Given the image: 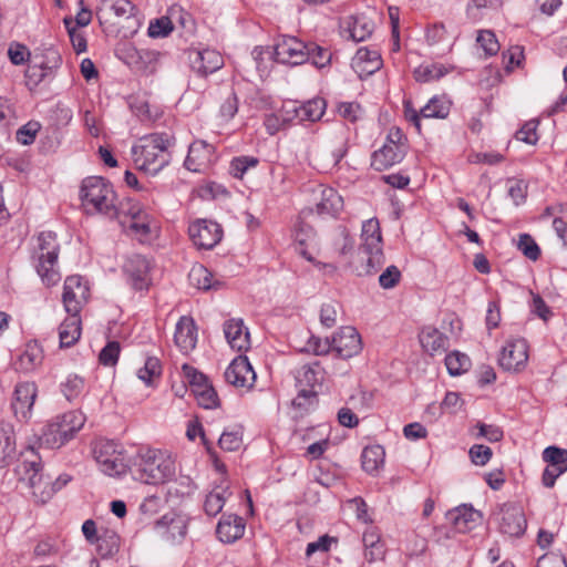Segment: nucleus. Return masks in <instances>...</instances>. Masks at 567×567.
Segmentation results:
<instances>
[{"label":"nucleus","mask_w":567,"mask_h":567,"mask_svg":"<svg viewBox=\"0 0 567 567\" xmlns=\"http://www.w3.org/2000/svg\"><path fill=\"white\" fill-rule=\"evenodd\" d=\"M162 373L161 361L156 357L146 358L144 365L137 370V377L145 384H151L153 378Z\"/></svg>","instance_id":"53"},{"label":"nucleus","mask_w":567,"mask_h":567,"mask_svg":"<svg viewBox=\"0 0 567 567\" xmlns=\"http://www.w3.org/2000/svg\"><path fill=\"white\" fill-rule=\"evenodd\" d=\"M359 250L367 255V261L362 270L358 274L360 276H371L378 272L385 261L382 246L375 248H359Z\"/></svg>","instance_id":"37"},{"label":"nucleus","mask_w":567,"mask_h":567,"mask_svg":"<svg viewBox=\"0 0 567 567\" xmlns=\"http://www.w3.org/2000/svg\"><path fill=\"white\" fill-rule=\"evenodd\" d=\"M292 121L293 116L291 113H286L284 106L278 113L266 114L264 118V126L269 135H275Z\"/></svg>","instance_id":"44"},{"label":"nucleus","mask_w":567,"mask_h":567,"mask_svg":"<svg viewBox=\"0 0 567 567\" xmlns=\"http://www.w3.org/2000/svg\"><path fill=\"white\" fill-rule=\"evenodd\" d=\"M220 449L228 452L239 450L243 444V436L239 430L224 431L218 440Z\"/></svg>","instance_id":"57"},{"label":"nucleus","mask_w":567,"mask_h":567,"mask_svg":"<svg viewBox=\"0 0 567 567\" xmlns=\"http://www.w3.org/2000/svg\"><path fill=\"white\" fill-rule=\"evenodd\" d=\"M225 379L236 388H251L256 381V372L248 358L239 354L227 367Z\"/></svg>","instance_id":"17"},{"label":"nucleus","mask_w":567,"mask_h":567,"mask_svg":"<svg viewBox=\"0 0 567 567\" xmlns=\"http://www.w3.org/2000/svg\"><path fill=\"white\" fill-rule=\"evenodd\" d=\"M528 360V346L525 339L509 340L502 348L498 364L505 371L518 372Z\"/></svg>","instance_id":"13"},{"label":"nucleus","mask_w":567,"mask_h":567,"mask_svg":"<svg viewBox=\"0 0 567 567\" xmlns=\"http://www.w3.org/2000/svg\"><path fill=\"white\" fill-rule=\"evenodd\" d=\"M197 326L192 317L183 316L176 323L174 341L181 352L187 354L197 343Z\"/></svg>","instance_id":"20"},{"label":"nucleus","mask_w":567,"mask_h":567,"mask_svg":"<svg viewBox=\"0 0 567 567\" xmlns=\"http://www.w3.org/2000/svg\"><path fill=\"white\" fill-rule=\"evenodd\" d=\"M227 489H214L205 498L204 511L208 516L219 514L226 503Z\"/></svg>","instance_id":"49"},{"label":"nucleus","mask_w":567,"mask_h":567,"mask_svg":"<svg viewBox=\"0 0 567 567\" xmlns=\"http://www.w3.org/2000/svg\"><path fill=\"white\" fill-rule=\"evenodd\" d=\"M18 474L22 482H27L35 502L45 504L53 497L51 477L42 473V464L37 456L33 460H23L18 466Z\"/></svg>","instance_id":"7"},{"label":"nucleus","mask_w":567,"mask_h":567,"mask_svg":"<svg viewBox=\"0 0 567 567\" xmlns=\"http://www.w3.org/2000/svg\"><path fill=\"white\" fill-rule=\"evenodd\" d=\"M64 24L68 30L70 41L72 43L74 51L78 54L85 52L87 49V42H86L85 35L82 32L78 31L76 27L72 25L71 18H65Z\"/></svg>","instance_id":"56"},{"label":"nucleus","mask_w":567,"mask_h":567,"mask_svg":"<svg viewBox=\"0 0 567 567\" xmlns=\"http://www.w3.org/2000/svg\"><path fill=\"white\" fill-rule=\"evenodd\" d=\"M518 249L533 261L537 260L540 256L539 246L528 234H522L519 236Z\"/></svg>","instance_id":"60"},{"label":"nucleus","mask_w":567,"mask_h":567,"mask_svg":"<svg viewBox=\"0 0 567 567\" xmlns=\"http://www.w3.org/2000/svg\"><path fill=\"white\" fill-rule=\"evenodd\" d=\"M94 545L102 558L113 557L120 549V536L113 530H105Z\"/></svg>","instance_id":"41"},{"label":"nucleus","mask_w":567,"mask_h":567,"mask_svg":"<svg viewBox=\"0 0 567 567\" xmlns=\"http://www.w3.org/2000/svg\"><path fill=\"white\" fill-rule=\"evenodd\" d=\"M37 393L38 388L34 382H20L16 385L11 409L19 422H28L31 419Z\"/></svg>","instance_id":"12"},{"label":"nucleus","mask_w":567,"mask_h":567,"mask_svg":"<svg viewBox=\"0 0 567 567\" xmlns=\"http://www.w3.org/2000/svg\"><path fill=\"white\" fill-rule=\"evenodd\" d=\"M154 530L163 540L179 544L187 534V520L183 515L169 512L154 523Z\"/></svg>","instance_id":"11"},{"label":"nucleus","mask_w":567,"mask_h":567,"mask_svg":"<svg viewBox=\"0 0 567 567\" xmlns=\"http://www.w3.org/2000/svg\"><path fill=\"white\" fill-rule=\"evenodd\" d=\"M298 394L292 403L296 408L305 411L317 403V386H320L324 380V369L319 361H313L301 365L295 374Z\"/></svg>","instance_id":"5"},{"label":"nucleus","mask_w":567,"mask_h":567,"mask_svg":"<svg viewBox=\"0 0 567 567\" xmlns=\"http://www.w3.org/2000/svg\"><path fill=\"white\" fill-rule=\"evenodd\" d=\"M449 73V69L440 63L421 64L414 70V78L417 82H432L440 80Z\"/></svg>","instance_id":"42"},{"label":"nucleus","mask_w":567,"mask_h":567,"mask_svg":"<svg viewBox=\"0 0 567 567\" xmlns=\"http://www.w3.org/2000/svg\"><path fill=\"white\" fill-rule=\"evenodd\" d=\"M87 293L89 289L81 276H69L64 281L62 295L65 311L69 315H79Z\"/></svg>","instance_id":"16"},{"label":"nucleus","mask_w":567,"mask_h":567,"mask_svg":"<svg viewBox=\"0 0 567 567\" xmlns=\"http://www.w3.org/2000/svg\"><path fill=\"white\" fill-rule=\"evenodd\" d=\"M450 113V103L441 97L433 96L422 109L424 118H445Z\"/></svg>","instance_id":"45"},{"label":"nucleus","mask_w":567,"mask_h":567,"mask_svg":"<svg viewBox=\"0 0 567 567\" xmlns=\"http://www.w3.org/2000/svg\"><path fill=\"white\" fill-rule=\"evenodd\" d=\"M61 63H62L61 54L53 47H50L44 50L43 58L39 62V64L41 66H43L50 74L53 71H55L56 69H59Z\"/></svg>","instance_id":"64"},{"label":"nucleus","mask_w":567,"mask_h":567,"mask_svg":"<svg viewBox=\"0 0 567 567\" xmlns=\"http://www.w3.org/2000/svg\"><path fill=\"white\" fill-rule=\"evenodd\" d=\"M81 336V321L79 315H70L59 327V339L61 348L72 347Z\"/></svg>","instance_id":"33"},{"label":"nucleus","mask_w":567,"mask_h":567,"mask_svg":"<svg viewBox=\"0 0 567 567\" xmlns=\"http://www.w3.org/2000/svg\"><path fill=\"white\" fill-rule=\"evenodd\" d=\"M259 164V158L250 155L234 157L229 163V173L233 177L241 179L250 168Z\"/></svg>","instance_id":"47"},{"label":"nucleus","mask_w":567,"mask_h":567,"mask_svg":"<svg viewBox=\"0 0 567 567\" xmlns=\"http://www.w3.org/2000/svg\"><path fill=\"white\" fill-rule=\"evenodd\" d=\"M175 145V137L167 133H152L138 140L132 146L131 153L135 167L148 175H157L171 161V147Z\"/></svg>","instance_id":"1"},{"label":"nucleus","mask_w":567,"mask_h":567,"mask_svg":"<svg viewBox=\"0 0 567 567\" xmlns=\"http://www.w3.org/2000/svg\"><path fill=\"white\" fill-rule=\"evenodd\" d=\"M174 30V24L168 17H161L150 22L147 34L153 39L166 38Z\"/></svg>","instance_id":"52"},{"label":"nucleus","mask_w":567,"mask_h":567,"mask_svg":"<svg viewBox=\"0 0 567 567\" xmlns=\"http://www.w3.org/2000/svg\"><path fill=\"white\" fill-rule=\"evenodd\" d=\"M223 330L231 349L245 352L250 348V333L243 319L231 318L226 320Z\"/></svg>","instance_id":"18"},{"label":"nucleus","mask_w":567,"mask_h":567,"mask_svg":"<svg viewBox=\"0 0 567 567\" xmlns=\"http://www.w3.org/2000/svg\"><path fill=\"white\" fill-rule=\"evenodd\" d=\"M39 440L42 446L48 449H59L71 439L58 417H55L43 427Z\"/></svg>","instance_id":"27"},{"label":"nucleus","mask_w":567,"mask_h":567,"mask_svg":"<svg viewBox=\"0 0 567 567\" xmlns=\"http://www.w3.org/2000/svg\"><path fill=\"white\" fill-rule=\"evenodd\" d=\"M476 42L482 48L486 56L497 54L501 49L495 33L491 30H481L477 34Z\"/></svg>","instance_id":"54"},{"label":"nucleus","mask_w":567,"mask_h":567,"mask_svg":"<svg viewBox=\"0 0 567 567\" xmlns=\"http://www.w3.org/2000/svg\"><path fill=\"white\" fill-rule=\"evenodd\" d=\"M354 64L360 73L371 75L382 66L381 54L378 50L361 48L357 51Z\"/></svg>","instance_id":"32"},{"label":"nucleus","mask_w":567,"mask_h":567,"mask_svg":"<svg viewBox=\"0 0 567 567\" xmlns=\"http://www.w3.org/2000/svg\"><path fill=\"white\" fill-rule=\"evenodd\" d=\"M42 362V349L37 342H29L19 355L18 369L24 372L33 371Z\"/></svg>","instance_id":"35"},{"label":"nucleus","mask_w":567,"mask_h":567,"mask_svg":"<svg viewBox=\"0 0 567 567\" xmlns=\"http://www.w3.org/2000/svg\"><path fill=\"white\" fill-rule=\"evenodd\" d=\"M56 417L69 434L70 439H72L73 435L82 429L85 422V416L79 411H71Z\"/></svg>","instance_id":"51"},{"label":"nucleus","mask_w":567,"mask_h":567,"mask_svg":"<svg viewBox=\"0 0 567 567\" xmlns=\"http://www.w3.org/2000/svg\"><path fill=\"white\" fill-rule=\"evenodd\" d=\"M543 460L549 465L567 468V450L555 445L547 446L543 451Z\"/></svg>","instance_id":"55"},{"label":"nucleus","mask_w":567,"mask_h":567,"mask_svg":"<svg viewBox=\"0 0 567 567\" xmlns=\"http://www.w3.org/2000/svg\"><path fill=\"white\" fill-rule=\"evenodd\" d=\"M121 347L117 341H110L101 350L99 354V361L104 367H113L117 363L120 357Z\"/></svg>","instance_id":"58"},{"label":"nucleus","mask_w":567,"mask_h":567,"mask_svg":"<svg viewBox=\"0 0 567 567\" xmlns=\"http://www.w3.org/2000/svg\"><path fill=\"white\" fill-rule=\"evenodd\" d=\"M332 350L341 359H350L362 350L361 336L351 326L341 327L332 337Z\"/></svg>","instance_id":"15"},{"label":"nucleus","mask_w":567,"mask_h":567,"mask_svg":"<svg viewBox=\"0 0 567 567\" xmlns=\"http://www.w3.org/2000/svg\"><path fill=\"white\" fill-rule=\"evenodd\" d=\"M47 117L52 126L60 128L66 126L71 122L73 113L69 106L58 102L49 109Z\"/></svg>","instance_id":"46"},{"label":"nucleus","mask_w":567,"mask_h":567,"mask_svg":"<svg viewBox=\"0 0 567 567\" xmlns=\"http://www.w3.org/2000/svg\"><path fill=\"white\" fill-rule=\"evenodd\" d=\"M478 517V512L465 504L450 509L445 514L446 520L457 533L470 532L475 526Z\"/></svg>","instance_id":"24"},{"label":"nucleus","mask_w":567,"mask_h":567,"mask_svg":"<svg viewBox=\"0 0 567 567\" xmlns=\"http://www.w3.org/2000/svg\"><path fill=\"white\" fill-rule=\"evenodd\" d=\"M93 454L100 470L109 476H121L131 466L128 457L121 443L113 440L96 442Z\"/></svg>","instance_id":"6"},{"label":"nucleus","mask_w":567,"mask_h":567,"mask_svg":"<svg viewBox=\"0 0 567 567\" xmlns=\"http://www.w3.org/2000/svg\"><path fill=\"white\" fill-rule=\"evenodd\" d=\"M212 154L213 146L210 144L203 140L195 141L188 147L184 167L190 172L200 173L209 164Z\"/></svg>","instance_id":"22"},{"label":"nucleus","mask_w":567,"mask_h":567,"mask_svg":"<svg viewBox=\"0 0 567 567\" xmlns=\"http://www.w3.org/2000/svg\"><path fill=\"white\" fill-rule=\"evenodd\" d=\"M362 244L360 248H375L382 246L380 224L377 218H370L362 224Z\"/></svg>","instance_id":"36"},{"label":"nucleus","mask_w":567,"mask_h":567,"mask_svg":"<svg viewBox=\"0 0 567 567\" xmlns=\"http://www.w3.org/2000/svg\"><path fill=\"white\" fill-rule=\"evenodd\" d=\"M224 64L221 54L213 49H203L196 52L193 68L200 74L207 75L219 70Z\"/></svg>","instance_id":"26"},{"label":"nucleus","mask_w":567,"mask_h":567,"mask_svg":"<svg viewBox=\"0 0 567 567\" xmlns=\"http://www.w3.org/2000/svg\"><path fill=\"white\" fill-rule=\"evenodd\" d=\"M503 6V0H470L466 13L473 21L481 20L487 12L496 11Z\"/></svg>","instance_id":"38"},{"label":"nucleus","mask_w":567,"mask_h":567,"mask_svg":"<svg viewBox=\"0 0 567 567\" xmlns=\"http://www.w3.org/2000/svg\"><path fill=\"white\" fill-rule=\"evenodd\" d=\"M80 198L87 214L97 213L110 218L117 215L113 186L101 176H89L83 179Z\"/></svg>","instance_id":"3"},{"label":"nucleus","mask_w":567,"mask_h":567,"mask_svg":"<svg viewBox=\"0 0 567 567\" xmlns=\"http://www.w3.org/2000/svg\"><path fill=\"white\" fill-rule=\"evenodd\" d=\"M468 455L471 462L476 466L486 465L493 456L491 447L483 444H474L470 447Z\"/></svg>","instance_id":"59"},{"label":"nucleus","mask_w":567,"mask_h":567,"mask_svg":"<svg viewBox=\"0 0 567 567\" xmlns=\"http://www.w3.org/2000/svg\"><path fill=\"white\" fill-rule=\"evenodd\" d=\"M193 244L199 249H213L223 238L221 226L213 220L198 219L188 227Z\"/></svg>","instance_id":"10"},{"label":"nucleus","mask_w":567,"mask_h":567,"mask_svg":"<svg viewBox=\"0 0 567 567\" xmlns=\"http://www.w3.org/2000/svg\"><path fill=\"white\" fill-rule=\"evenodd\" d=\"M401 277L402 275L400 269L396 266L391 265L379 276V285L383 289H392L400 282Z\"/></svg>","instance_id":"63"},{"label":"nucleus","mask_w":567,"mask_h":567,"mask_svg":"<svg viewBox=\"0 0 567 567\" xmlns=\"http://www.w3.org/2000/svg\"><path fill=\"white\" fill-rule=\"evenodd\" d=\"M17 444L14 427L9 422L0 423V468L9 465L16 457Z\"/></svg>","instance_id":"25"},{"label":"nucleus","mask_w":567,"mask_h":567,"mask_svg":"<svg viewBox=\"0 0 567 567\" xmlns=\"http://www.w3.org/2000/svg\"><path fill=\"white\" fill-rule=\"evenodd\" d=\"M275 61L286 65H300L309 60V42L297 37L284 35L274 48Z\"/></svg>","instance_id":"8"},{"label":"nucleus","mask_w":567,"mask_h":567,"mask_svg":"<svg viewBox=\"0 0 567 567\" xmlns=\"http://www.w3.org/2000/svg\"><path fill=\"white\" fill-rule=\"evenodd\" d=\"M327 103L322 97L311 99L300 105H296L295 103H289L285 105V112L291 113L293 116V121L298 120L299 122L309 121L316 122L319 121L324 112H326Z\"/></svg>","instance_id":"19"},{"label":"nucleus","mask_w":567,"mask_h":567,"mask_svg":"<svg viewBox=\"0 0 567 567\" xmlns=\"http://www.w3.org/2000/svg\"><path fill=\"white\" fill-rule=\"evenodd\" d=\"M188 277L192 285L196 286L198 289L209 290L219 285L217 281H213V274L202 265L194 266L190 269Z\"/></svg>","instance_id":"48"},{"label":"nucleus","mask_w":567,"mask_h":567,"mask_svg":"<svg viewBox=\"0 0 567 567\" xmlns=\"http://www.w3.org/2000/svg\"><path fill=\"white\" fill-rule=\"evenodd\" d=\"M151 261L143 255L132 254L123 264V274L130 286L137 291L147 290L151 285Z\"/></svg>","instance_id":"9"},{"label":"nucleus","mask_w":567,"mask_h":567,"mask_svg":"<svg viewBox=\"0 0 567 567\" xmlns=\"http://www.w3.org/2000/svg\"><path fill=\"white\" fill-rule=\"evenodd\" d=\"M128 213L130 221L127 225L123 221V225L126 227L128 233L137 236L141 241L144 240L151 234L148 215L137 206H132Z\"/></svg>","instance_id":"30"},{"label":"nucleus","mask_w":567,"mask_h":567,"mask_svg":"<svg viewBox=\"0 0 567 567\" xmlns=\"http://www.w3.org/2000/svg\"><path fill=\"white\" fill-rule=\"evenodd\" d=\"M134 4L131 0H101L99 11L104 14H114L116 18H130Z\"/></svg>","instance_id":"39"},{"label":"nucleus","mask_w":567,"mask_h":567,"mask_svg":"<svg viewBox=\"0 0 567 567\" xmlns=\"http://www.w3.org/2000/svg\"><path fill=\"white\" fill-rule=\"evenodd\" d=\"M41 128L39 122L30 121L17 131V141L22 145H30L34 142L37 133Z\"/></svg>","instance_id":"62"},{"label":"nucleus","mask_w":567,"mask_h":567,"mask_svg":"<svg viewBox=\"0 0 567 567\" xmlns=\"http://www.w3.org/2000/svg\"><path fill=\"white\" fill-rule=\"evenodd\" d=\"M332 53L315 42H309V60L313 66L321 70L330 65Z\"/></svg>","instance_id":"50"},{"label":"nucleus","mask_w":567,"mask_h":567,"mask_svg":"<svg viewBox=\"0 0 567 567\" xmlns=\"http://www.w3.org/2000/svg\"><path fill=\"white\" fill-rule=\"evenodd\" d=\"M385 452L381 445H370L363 449L361 454V463L364 472L373 474L384 463Z\"/></svg>","instance_id":"34"},{"label":"nucleus","mask_w":567,"mask_h":567,"mask_svg":"<svg viewBox=\"0 0 567 567\" xmlns=\"http://www.w3.org/2000/svg\"><path fill=\"white\" fill-rule=\"evenodd\" d=\"M445 365L450 375L457 377L467 372L472 362L467 354L455 350L446 354Z\"/></svg>","instance_id":"40"},{"label":"nucleus","mask_w":567,"mask_h":567,"mask_svg":"<svg viewBox=\"0 0 567 567\" xmlns=\"http://www.w3.org/2000/svg\"><path fill=\"white\" fill-rule=\"evenodd\" d=\"M60 389L64 398L72 402L84 392L85 380L78 374L71 373L61 382Z\"/></svg>","instance_id":"43"},{"label":"nucleus","mask_w":567,"mask_h":567,"mask_svg":"<svg viewBox=\"0 0 567 567\" xmlns=\"http://www.w3.org/2000/svg\"><path fill=\"white\" fill-rule=\"evenodd\" d=\"M131 470L135 480L145 484H163L174 478L176 466L174 460L161 450L141 449L131 458Z\"/></svg>","instance_id":"2"},{"label":"nucleus","mask_w":567,"mask_h":567,"mask_svg":"<svg viewBox=\"0 0 567 567\" xmlns=\"http://www.w3.org/2000/svg\"><path fill=\"white\" fill-rule=\"evenodd\" d=\"M343 208V199L332 187L321 189L320 200L316 205V210L321 216L336 217Z\"/></svg>","instance_id":"29"},{"label":"nucleus","mask_w":567,"mask_h":567,"mask_svg":"<svg viewBox=\"0 0 567 567\" xmlns=\"http://www.w3.org/2000/svg\"><path fill=\"white\" fill-rule=\"evenodd\" d=\"M406 154L405 145H388L374 151L371 156V166L379 172L385 171L391 166L400 163Z\"/></svg>","instance_id":"23"},{"label":"nucleus","mask_w":567,"mask_h":567,"mask_svg":"<svg viewBox=\"0 0 567 567\" xmlns=\"http://www.w3.org/2000/svg\"><path fill=\"white\" fill-rule=\"evenodd\" d=\"M422 348L431 355L443 352L449 347V338L434 327H424L419 336Z\"/></svg>","instance_id":"28"},{"label":"nucleus","mask_w":567,"mask_h":567,"mask_svg":"<svg viewBox=\"0 0 567 567\" xmlns=\"http://www.w3.org/2000/svg\"><path fill=\"white\" fill-rule=\"evenodd\" d=\"M527 527V520L522 507L514 504H503L498 514V530L509 537H520Z\"/></svg>","instance_id":"14"},{"label":"nucleus","mask_w":567,"mask_h":567,"mask_svg":"<svg viewBox=\"0 0 567 567\" xmlns=\"http://www.w3.org/2000/svg\"><path fill=\"white\" fill-rule=\"evenodd\" d=\"M245 519L235 514H224L216 527L218 539L225 544H233L244 536Z\"/></svg>","instance_id":"21"},{"label":"nucleus","mask_w":567,"mask_h":567,"mask_svg":"<svg viewBox=\"0 0 567 567\" xmlns=\"http://www.w3.org/2000/svg\"><path fill=\"white\" fill-rule=\"evenodd\" d=\"M539 122L532 120L526 122L520 130L516 132V138L529 145H535L538 142L537 126Z\"/></svg>","instance_id":"61"},{"label":"nucleus","mask_w":567,"mask_h":567,"mask_svg":"<svg viewBox=\"0 0 567 567\" xmlns=\"http://www.w3.org/2000/svg\"><path fill=\"white\" fill-rule=\"evenodd\" d=\"M60 245L53 231H42L38 236V247L34 252L35 269L42 282L54 286L61 279L58 270Z\"/></svg>","instance_id":"4"},{"label":"nucleus","mask_w":567,"mask_h":567,"mask_svg":"<svg viewBox=\"0 0 567 567\" xmlns=\"http://www.w3.org/2000/svg\"><path fill=\"white\" fill-rule=\"evenodd\" d=\"M374 23L371 19L364 16L350 17L347 21V28L344 32L354 42L365 41L372 34Z\"/></svg>","instance_id":"31"}]
</instances>
